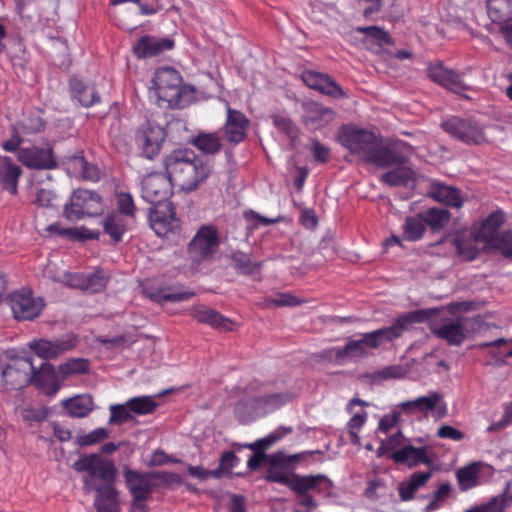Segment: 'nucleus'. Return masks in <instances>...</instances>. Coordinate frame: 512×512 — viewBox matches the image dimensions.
Masks as SVG:
<instances>
[{
  "label": "nucleus",
  "mask_w": 512,
  "mask_h": 512,
  "mask_svg": "<svg viewBox=\"0 0 512 512\" xmlns=\"http://www.w3.org/2000/svg\"><path fill=\"white\" fill-rule=\"evenodd\" d=\"M61 281L70 288L83 290L84 274L83 273H64Z\"/></svg>",
  "instance_id": "obj_64"
},
{
  "label": "nucleus",
  "mask_w": 512,
  "mask_h": 512,
  "mask_svg": "<svg viewBox=\"0 0 512 512\" xmlns=\"http://www.w3.org/2000/svg\"><path fill=\"white\" fill-rule=\"evenodd\" d=\"M245 219L247 221L251 222L253 229L258 228L259 226H268V225L275 224L278 222L277 218H275V219L267 218V217L257 214L256 212H254L252 210L245 212Z\"/></svg>",
  "instance_id": "obj_60"
},
{
  "label": "nucleus",
  "mask_w": 512,
  "mask_h": 512,
  "mask_svg": "<svg viewBox=\"0 0 512 512\" xmlns=\"http://www.w3.org/2000/svg\"><path fill=\"white\" fill-rule=\"evenodd\" d=\"M166 138L165 129L154 120H146L136 131L135 141L142 154L153 159L159 154Z\"/></svg>",
  "instance_id": "obj_11"
},
{
  "label": "nucleus",
  "mask_w": 512,
  "mask_h": 512,
  "mask_svg": "<svg viewBox=\"0 0 512 512\" xmlns=\"http://www.w3.org/2000/svg\"><path fill=\"white\" fill-rule=\"evenodd\" d=\"M230 258L233 261L235 268L244 275H254L259 273L261 270L262 263L252 261L250 256L242 251H234Z\"/></svg>",
  "instance_id": "obj_40"
},
{
  "label": "nucleus",
  "mask_w": 512,
  "mask_h": 512,
  "mask_svg": "<svg viewBox=\"0 0 512 512\" xmlns=\"http://www.w3.org/2000/svg\"><path fill=\"white\" fill-rule=\"evenodd\" d=\"M469 319L459 317L455 322L450 320V345H459L467 337Z\"/></svg>",
  "instance_id": "obj_49"
},
{
  "label": "nucleus",
  "mask_w": 512,
  "mask_h": 512,
  "mask_svg": "<svg viewBox=\"0 0 512 512\" xmlns=\"http://www.w3.org/2000/svg\"><path fill=\"white\" fill-rule=\"evenodd\" d=\"M504 222V212L502 210H496L491 212L477 227H475L473 232L476 234V238L480 239L488 249L500 234L499 229Z\"/></svg>",
  "instance_id": "obj_20"
},
{
  "label": "nucleus",
  "mask_w": 512,
  "mask_h": 512,
  "mask_svg": "<svg viewBox=\"0 0 512 512\" xmlns=\"http://www.w3.org/2000/svg\"><path fill=\"white\" fill-rule=\"evenodd\" d=\"M152 84L158 105L162 107L182 109L190 103L193 97V89L182 85L180 73L171 67L158 68L152 79Z\"/></svg>",
  "instance_id": "obj_6"
},
{
  "label": "nucleus",
  "mask_w": 512,
  "mask_h": 512,
  "mask_svg": "<svg viewBox=\"0 0 512 512\" xmlns=\"http://www.w3.org/2000/svg\"><path fill=\"white\" fill-rule=\"evenodd\" d=\"M357 31L371 37L379 45L390 43L389 34L380 27H377V26L358 27Z\"/></svg>",
  "instance_id": "obj_55"
},
{
  "label": "nucleus",
  "mask_w": 512,
  "mask_h": 512,
  "mask_svg": "<svg viewBox=\"0 0 512 512\" xmlns=\"http://www.w3.org/2000/svg\"><path fill=\"white\" fill-rule=\"evenodd\" d=\"M174 47V41L168 37L159 38L145 35L140 37L133 46V52L138 58H151Z\"/></svg>",
  "instance_id": "obj_19"
},
{
  "label": "nucleus",
  "mask_w": 512,
  "mask_h": 512,
  "mask_svg": "<svg viewBox=\"0 0 512 512\" xmlns=\"http://www.w3.org/2000/svg\"><path fill=\"white\" fill-rule=\"evenodd\" d=\"M18 159L23 165L31 169H52L56 166L51 149L35 146L19 149Z\"/></svg>",
  "instance_id": "obj_18"
},
{
  "label": "nucleus",
  "mask_w": 512,
  "mask_h": 512,
  "mask_svg": "<svg viewBox=\"0 0 512 512\" xmlns=\"http://www.w3.org/2000/svg\"><path fill=\"white\" fill-rule=\"evenodd\" d=\"M404 440L405 438L400 430H397L395 433L381 439L380 446L377 449L378 456H382L388 451H396L400 449L404 446Z\"/></svg>",
  "instance_id": "obj_52"
},
{
  "label": "nucleus",
  "mask_w": 512,
  "mask_h": 512,
  "mask_svg": "<svg viewBox=\"0 0 512 512\" xmlns=\"http://www.w3.org/2000/svg\"><path fill=\"white\" fill-rule=\"evenodd\" d=\"M76 345L77 338L73 334H66L55 339H35L28 343L29 349L46 361L72 350Z\"/></svg>",
  "instance_id": "obj_13"
},
{
  "label": "nucleus",
  "mask_w": 512,
  "mask_h": 512,
  "mask_svg": "<svg viewBox=\"0 0 512 512\" xmlns=\"http://www.w3.org/2000/svg\"><path fill=\"white\" fill-rule=\"evenodd\" d=\"M109 436V430L103 427L97 428L88 434L82 435L78 438L80 446H89L98 443Z\"/></svg>",
  "instance_id": "obj_56"
},
{
  "label": "nucleus",
  "mask_w": 512,
  "mask_h": 512,
  "mask_svg": "<svg viewBox=\"0 0 512 512\" xmlns=\"http://www.w3.org/2000/svg\"><path fill=\"white\" fill-rule=\"evenodd\" d=\"M133 415H148L155 411L158 404L152 396H138L127 400Z\"/></svg>",
  "instance_id": "obj_41"
},
{
  "label": "nucleus",
  "mask_w": 512,
  "mask_h": 512,
  "mask_svg": "<svg viewBox=\"0 0 512 512\" xmlns=\"http://www.w3.org/2000/svg\"><path fill=\"white\" fill-rule=\"evenodd\" d=\"M96 492L94 506L97 512H119L118 492L114 483L93 489Z\"/></svg>",
  "instance_id": "obj_23"
},
{
  "label": "nucleus",
  "mask_w": 512,
  "mask_h": 512,
  "mask_svg": "<svg viewBox=\"0 0 512 512\" xmlns=\"http://www.w3.org/2000/svg\"><path fill=\"white\" fill-rule=\"evenodd\" d=\"M479 243L482 242L476 238V234L473 231L468 237L457 236L454 240L459 257L465 261L475 260L480 255L481 248Z\"/></svg>",
  "instance_id": "obj_32"
},
{
  "label": "nucleus",
  "mask_w": 512,
  "mask_h": 512,
  "mask_svg": "<svg viewBox=\"0 0 512 512\" xmlns=\"http://www.w3.org/2000/svg\"><path fill=\"white\" fill-rule=\"evenodd\" d=\"M431 475L432 474L430 471L415 472L409 477L407 481L401 482L398 487L401 500H411L414 497L415 492L426 484Z\"/></svg>",
  "instance_id": "obj_33"
},
{
  "label": "nucleus",
  "mask_w": 512,
  "mask_h": 512,
  "mask_svg": "<svg viewBox=\"0 0 512 512\" xmlns=\"http://www.w3.org/2000/svg\"><path fill=\"white\" fill-rule=\"evenodd\" d=\"M401 414L399 411H392L389 414L384 415L378 423V431L384 434H388L392 431L397 424L400 422Z\"/></svg>",
  "instance_id": "obj_58"
},
{
  "label": "nucleus",
  "mask_w": 512,
  "mask_h": 512,
  "mask_svg": "<svg viewBox=\"0 0 512 512\" xmlns=\"http://www.w3.org/2000/svg\"><path fill=\"white\" fill-rule=\"evenodd\" d=\"M368 414L365 411L353 413V416L347 423L348 433L350 435V440L352 443L359 442L358 432L363 427L365 422L367 421Z\"/></svg>",
  "instance_id": "obj_53"
},
{
  "label": "nucleus",
  "mask_w": 512,
  "mask_h": 512,
  "mask_svg": "<svg viewBox=\"0 0 512 512\" xmlns=\"http://www.w3.org/2000/svg\"><path fill=\"white\" fill-rule=\"evenodd\" d=\"M398 407L409 414L421 413L431 416L436 421L447 413L444 395L436 391H430L427 395L401 402Z\"/></svg>",
  "instance_id": "obj_10"
},
{
  "label": "nucleus",
  "mask_w": 512,
  "mask_h": 512,
  "mask_svg": "<svg viewBox=\"0 0 512 512\" xmlns=\"http://www.w3.org/2000/svg\"><path fill=\"white\" fill-rule=\"evenodd\" d=\"M511 341L505 338H498L494 341L483 342L478 345L479 348H490L489 353L495 360L498 362H504L506 358L512 357V348L502 349L503 346H506Z\"/></svg>",
  "instance_id": "obj_43"
},
{
  "label": "nucleus",
  "mask_w": 512,
  "mask_h": 512,
  "mask_svg": "<svg viewBox=\"0 0 512 512\" xmlns=\"http://www.w3.org/2000/svg\"><path fill=\"white\" fill-rule=\"evenodd\" d=\"M430 78L444 88L448 87V71L442 66H430L428 69Z\"/></svg>",
  "instance_id": "obj_61"
},
{
  "label": "nucleus",
  "mask_w": 512,
  "mask_h": 512,
  "mask_svg": "<svg viewBox=\"0 0 512 512\" xmlns=\"http://www.w3.org/2000/svg\"><path fill=\"white\" fill-rule=\"evenodd\" d=\"M248 126L249 120L242 112L227 106V118L224 131L230 143L238 144L243 141Z\"/></svg>",
  "instance_id": "obj_21"
},
{
  "label": "nucleus",
  "mask_w": 512,
  "mask_h": 512,
  "mask_svg": "<svg viewBox=\"0 0 512 512\" xmlns=\"http://www.w3.org/2000/svg\"><path fill=\"white\" fill-rule=\"evenodd\" d=\"M338 138L340 144L352 154L378 168H388L407 161L406 156L395 146L384 144L381 136L374 131L355 125H345L340 128Z\"/></svg>",
  "instance_id": "obj_1"
},
{
  "label": "nucleus",
  "mask_w": 512,
  "mask_h": 512,
  "mask_svg": "<svg viewBox=\"0 0 512 512\" xmlns=\"http://www.w3.org/2000/svg\"><path fill=\"white\" fill-rule=\"evenodd\" d=\"M274 126L285 133L291 140L298 136V129L296 125L289 118L283 116H275L273 119Z\"/></svg>",
  "instance_id": "obj_57"
},
{
  "label": "nucleus",
  "mask_w": 512,
  "mask_h": 512,
  "mask_svg": "<svg viewBox=\"0 0 512 512\" xmlns=\"http://www.w3.org/2000/svg\"><path fill=\"white\" fill-rule=\"evenodd\" d=\"M9 303L17 320H33L44 308L43 299L35 297L29 289H21L10 294Z\"/></svg>",
  "instance_id": "obj_12"
},
{
  "label": "nucleus",
  "mask_w": 512,
  "mask_h": 512,
  "mask_svg": "<svg viewBox=\"0 0 512 512\" xmlns=\"http://www.w3.org/2000/svg\"><path fill=\"white\" fill-rule=\"evenodd\" d=\"M72 468L77 472L84 473L82 482L86 493L92 492L93 489L101 485L115 482L114 463L95 453L81 456L73 463Z\"/></svg>",
  "instance_id": "obj_7"
},
{
  "label": "nucleus",
  "mask_w": 512,
  "mask_h": 512,
  "mask_svg": "<svg viewBox=\"0 0 512 512\" xmlns=\"http://www.w3.org/2000/svg\"><path fill=\"white\" fill-rule=\"evenodd\" d=\"M21 172L20 166L14 164L10 157L0 156V182L9 193L16 194Z\"/></svg>",
  "instance_id": "obj_26"
},
{
  "label": "nucleus",
  "mask_w": 512,
  "mask_h": 512,
  "mask_svg": "<svg viewBox=\"0 0 512 512\" xmlns=\"http://www.w3.org/2000/svg\"><path fill=\"white\" fill-rule=\"evenodd\" d=\"M312 154L314 159L319 163H326L329 159L330 149L321 144L318 140H312Z\"/></svg>",
  "instance_id": "obj_62"
},
{
  "label": "nucleus",
  "mask_w": 512,
  "mask_h": 512,
  "mask_svg": "<svg viewBox=\"0 0 512 512\" xmlns=\"http://www.w3.org/2000/svg\"><path fill=\"white\" fill-rule=\"evenodd\" d=\"M335 113L327 107L315 106L310 108L303 117V122L308 129L317 130L325 127L334 120Z\"/></svg>",
  "instance_id": "obj_30"
},
{
  "label": "nucleus",
  "mask_w": 512,
  "mask_h": 512,
  "mask_svg": "<svg viewBox=\"0 0 512 512\" xmlns=\"http://www.w3.org/2000/svg\"><path fill=\"white\" fill-rule=\"evenodd\" d=\"M116 204L118 207V214L124 215L125 218L132 220L135 217L136 206L133 197L130 193L118 192L116 193Z\"/></svg>",
  "instance_id": "obj_48"
},
{
  "label": "nucleus",
  "mask_w": 512,
  "mask_h": 512,
  "mask_svg": "<svg viewBox=\"0 0 512 512\" xmlns=\"http://www.w3.org/2000/svg\"><path fill=\"white\" fill-rule=\"evenodd\" d=\"M69 87L72 98L76 99L83 107L89 108L101 100L94 86L85 84L76 76L70 78Z\"/></svg>",
  "instance_id": "obj_22"
},
{
  "label": "nucleus",
  "mask_w": 512,
  "mask_h": 512,
  "mask_svg": "<svg viewBox=\"0 0 512 512\" xmlns=\"http://www.w3.org/2000/svg\"><path fill=\"white\" fill-rule=\"evenodd\" d=\"M392 459L396 463L407 464L408 466H415L429 461L425 448H415L411 445H404L394 451Z\"/></svg>",
  "instance_id": "obj_31"
},
{
  "label": "nucleus",
  "mask_w": 512,
  "mask_h": 512,
  "mask_svg": "<svg viewBox=\"0 0 512 512\" xmlns=\"http://www.w3.org/2000/svg\"><path fill=\"white\" fill-rule=\"evenodd\" d=\"M403 239L409 242L421 240L426 232L425 223L420 213L405 218L402 225Z\"/></svg>",
  "instance_id": "obj_36"
},
{
  "label": "nucleus",
  "mask_w": 512,
  "mask_h": 512,
  "mask_svg": "<svg viewBox=\"0 0 512 512\" xmlns=\"http://www.w3.org/2000/svg\"><path fill=\"white\" fill-rule=\"evenodd\" d=\"M191 316L200 323H205L213 328L228 329L230 321L224 318L220 313L204 305L195 306L191 311Z\"/></svg>",
  "instance_id": "obj_29"
},
{
  "label": "nucleus",
  "mask_w": 512,
  "mask_h": 512,
  "mask_svg": "<svg viewBox=\"0 0 512 512\" xmlns=\"http://www.w3.org/2000/svg\"><path fill=\"white\" fill-rule=\"evenodd\" d=\"M173 182L167 175L153 172L146 175L141 183V197L151 204L149 220L152 229L160 235L162 229L170 228L174 221V210L168 198Z\"/></svg>",
  "instance_id": "obj_4"
},
{
  "label": "nucleus",
  "mask_w": 512,
  "mask_h": 512,
  "mask_svg": "<svg viewBox=\"0 0 512 512\" xmlns=\"http://www.w3.org/2000/svg\"><path fill=\"white\" fill-rule=\"evenodd\" d=\"M107 285V278L102 271L92 274H84L83 291L87 293H98L104 290Z\"/></svg>",
  "instance_id": "obj_47"
},
{
  "label": "nucleus",
  "mask_w": 512,
  "mask_h": 512,
  "mask_svg": "<svg viewBox=\"0 0 512 512\" xmlns=\"http://www.w3.org/2000/svg\"><path fill=\"white\" fill-rule=\"evenodd\" d=\"M20 416L28 426H34L47 418V410L43 406H27L20 410Z\"/></svg>",
  "instance_id": "obj_50"
},
{
  "label": "nucleus",
  "mask_w": 512,
  "mask_h": 512,
  "mask_svg": "<svg viewBox=\"0 0 512 512\" xmlns=\"http://www.w3.org/2000/svg\"><path fill=\"white\" fill-rule=\"evenodd\" d=\"M218 245L219 239L215 227L203 226L189 243L188 252L194 262L200 263L213 255Z\"/></svg>",
  "instance_id": "obj_14"
},
{
  "label": "nucleus",
  "mask_w": 512,
  "mask_h": 512,
  "mask_svg": "<svg viewBox=\"0 0 512 512\" xmlns=\"http://www.w3.org/2000/svg\"><path fill=\"white\" fill-rule=\"evenodd\" d=\"M269 303L277 307H292L298 305L300 301L290 293H279L275 297L271 298Z\"/></svg>",
  "instance_id": "obj_63"
},
{
  "label": "nucleus",
  "mask_w": 512,
  "mask_h": 512,
  "mask_svg": "<svg viewBox=\"0 0 512 512\" xmlns=\"http://www.w3.org/2000/svg\"><path fill=\"white\" fill-rule=\"evenodd\" d=\"M480 467L477 463H471L456 472V479L461 491H467L479 484Z\"/></svg>",
  "instance_id": "obj_38"
},
{
  "label": "nucleus",
  "mask_w": 512,
  "mask_h": 512,
  "mask_svg": "<svg viewBox=\"0 0 512 512\" xmlns=\"http://www.w3.org/2000/svg\"><path fill=\"white\" fill-rule=\"evenodd\" d=\"M1 382L6 390H18L34 383L39 387L45 386V377L54 378V366L48 362L42 363L37 369L31 357L19 356L15 350H7L0 356ZM60 384L53 379L46 390L47 395H55Z\"/></svg>",
  "instance_id": "obj_3"
},
{
  "label": "nucleus",
  "mask_w": 512,
  "mask_h": 512,
  "mask_svg": "<svg viewBox=\"0 0 512 512\" xmlns=\"http://www.w3.org/2000/svg\"><path fill=\"white\" fill-rule=\"evenodd\" d=\"M123 476L132 497L149 499L157 486V480L161 478L159 472H139L124 468Z\"/></svg>",
  "instance_id": "obj_15"
},
{
  "label": "nucleus",
  "mask_w": 512,
  "mask_h": 512,
  "mask_svg": "<svg viewBox=\"0 0 512 512\" xmlns=\"http://www.w3.org/2000/svg\"><path fill=\"white\" fill-rule=\"evenodd\" d=\"M450 135L466 144L480 145L486 142L482 129L471 120L450 119Z\"/></svg>",
  "instance_id": "obj_17"
},
{
  "label": "nucleus",
  "mask_w": 512,
  "mask_h": 512,
  "mask_svg": "<svg viewBox=\"0 0 512 512\" xmlns=\"http://www.w3.org/2000/svg\"><path fill=\"white\" fill-rule=\"evenodd\" d=\"M402 164H394L398 166L394 170H390L381 176V181L392 187L408 186L414 179V171Z\"/></svg>",
  "instance_id": "obj_34"
},
{
  "label": "nucleus",
  "mask_w": 512,
  "mask_h": 512,
  "mask_svg": "<svg viewBox=\"0 0 512 512\" xmlns=\"http://www.w3.org/2000/svg\"><path fill=\"white\" fill-rule=\"evenodd\" d=\"M268 478L276 483L287 485L291 490L302 491L305 488H316L325 480L322 475H309V476H285L281 474H269Z\"/></svg>",
  "instance_id": "obj_24"
},
{
  "label": "nucleus",
  "mask_w": 512,
  "mask_h": 512,
  "mask_svg": "<svg viewBox=\"0 0 512 512\" xmlns=\"http://www.w3.org/2000/svg\"><path fill=\"white\" fill-rule=\"evenodd\" d=\"M301 79L309 88L317 90L324 95L333 98L345 97V93L340 85L327 74L307 70L301 74Z\"/></svg>",
  "instance_id": "obj_16"
},
{
  "label": "nucleus",
  "mask_w": 512,
  "mask_h": 512,
  "mask_svg": "<svg viewBox=\"0 0 512 512\" xmlns=\"http://www.w3.org/2000/svg\"><path fill=\"white\" fill-rule=\"evenodd\" d=\"M63 406L71 417L83 418L93 410V400L90 396L80 395L65 400Z\"/></svg>",
  "instance_id": "obj_37"
},
{
  "label": "nucleus",
  "mask_w": 512,
  "mask_h": 512,
  "mask_svg": "<svg viewBox=\"0 0 512 512\" xmlns=\"http://www.w3.org/2000/svg\"><path fill=\"white\" fill-rule=\"evenodd\" d=\"M335 358L343 360L345 358H361L366 356V348L361 339L349 340L342 348H334Z\"/></svg>",
  "instance_id": "obj_42"
},
{
  "label": "nucleus",
  "mask_w": 512,
  "mask_h": 512,
  "mask_svg": "<svg viewBox=\"0 0 512 512\" xmlns=\"http://www.w3.org/2000/svg\"><path fill=\"white\" fill-rule=\"evenodd\" d=\"M193 296H194V293L190 292V291L172 292V293H165L162 291H157V292L149 294V297L154 302H158V303L185 301V300L190 299Z\"/></svg>",
  "instance_id": "obj_54"
},
{
  "label": "nucleus",
  "mask_w": 512,
  "mask_h": 512,
  "mask_svg": "<svg viewBox=\"0 0 512 512\" xmlns=\"http://www.w3.org/2000/svg\"><path fill=\"white\" fill-rule=\"evenodd\" d=\"M46 231L73 240H98L101 235L99 230H91L85 227L63 228L59 223L50 224Z\"/></svg>",
  "instance_id": "obj_28"
},
{
  "label": "nucleus",
  "mask_w": 512,
  "mask_h": 512,
  "mask_svg": "<svg viewBox=\"0 0 512 512\" xmlns=\"http://www.w3.org/2000/svg\"><path fill=\"white\" fill-rule=\"evenodd\" d=\"M169 179L187 190H194L209 175L210 169L190 149L173 150L164 158Z\"/></svg>",
  "instance_id": "obj_5"
},
{
  "label": "nucleus",
  "mask_w": 512,
  "mask_h": 512,
  "mask_svg": "<svg viewBox=\"0 0 512 512\" xmlns=\"http://www.w3.org/2000/svg\"><path fill=\"white\" fill-rule=\"evenodd\" d=\"M105 205L101 196L90 190H75L68 203L64 206V216L71 222L84 217H96L104 212Z\"/></svg>",
  "instance_id": "obj_8"
},
{
  "label": "nucleus",
  "mask_w": 512,
  "mask_h": 512,
  "mask_svg": "<svg viewBox=\"0 0 512 512\" xmlns=\"http://www.w3.org/2000/svg\"><path fill=\"white\" fill-rule=\"evenodd\" d=\"M488 250L499 253L505 258L512 257V229L500 232Z\"/></svg>",
  "instance_id": "obj_44"
},
{
  "label": "nucleus",
  "mask_w": 512,
  "mask_h": 512,
  "mask_svg": "<svg viewBox=\"0 0 512 512\" xmlns=\"http://www.w3.org/2000/svg\"><path fill=\"white\" fill-rule=\"evenodd\" d=\"M109 410V424L121 425L134 418L130 407L127 405V401L123 404H112L110 405Z\"/></svg>",
  "instance_id": "obj_51"
},
{
  "label": "nucleus",
  "mask_w": 512,
  "mask_h": 512,
  "mask_svg": "<svg viewBox=\"0 0 512 512\" xmlns=\"http://www.w3.org/2000/svg\"><path fill=\"white\" fill-rule=\"evenodd\" d=\"M292 432L293 428L291 426H279L266 437L259 439L254 443L242 445L241 447L243 448H249L255 451V453L248 459V468L250 470H256L263 462L275 465L281 461L280 454L265 455L264 450Z\"/></svg>",
  "instance_id": "obj_9"
},
{
  "label": "nucleus",
  "mask_w": 512,
  "mask_h": 512,
  "mask_svg": "<svg viewBox=\"0 0 512 512\" xmlns=\"http://www.w3.org/2000/svg\"><path fill=\"white\" fill-rule=\"evenodd\" d=\"M428 322L438 338L448 340V318L444 308L418 309L398 315L390 326L364 333L361 340L365 348L377 349L385 342L400 338L414 324Z\"/></svg>",
  "instance_id": "obj_2"
},
{
  "label": "nucleus",
  "mask_w": 512,
  "mask_h": 512,
  "mask_svg": "<svg viewBox=\"0 0 512 512\" xmlns=\"http://www.w3.org/2000/svg\"><path fill=\"white\" fill-rule=\"evenodd\" d=\"M104 233L107 234L114 243L122 240L123 235L129 229V219L124 215L112 211L102 219Z\"/></svg>",
  "instance_id": "obj_25"
},
{
  "label": "nucleus",
  "mask_w": 512,
  "mask_h": 512,
  "mask_svg": "<svg viewBox=\"0 0 512 512\" xmlns=\"http://www.w3.org/2000/svg\"><path fill=\"white\" fill-rule=\"evenodd\" d=\"M425 223L433 232H438L448 223V210L440 208H429L426 211L419 212Z\"/></svg>",
  "instance_id": "obj_39"
},
{
  "label": "nucleus",
  "mask_w": 512,
  "mask_h": 512,
  "mask_svg": "<svg viewBox=\"0 0 512 512\" xmlns=\"http://www.w3.org/2000/svg\"><path fill=\"white\" fill-rule=\"evenodd\" d=\"M193 144L208 154L217 153L221 149V140L215 133L200 134L194 139Z\"/></svg>",
  "instance_id": "obj_45"
},
{
  "label": "nucleus",
  "mask_w": 512,
  "mask_h": 512,
  "mask_svg": "<svg viewBox=\"0 0 512 512\" xmlns=\"http://www.w3.org/2000/svg\"><path fill=\"white\" fill-rule=\"evenodd\" d=\"M427 195L439 202H445L448 200V186L439 181H431Z\"/></svg>",
  "instance_id": "obj_59"
},
{
  "label": "nucleus",
  "mask_w": 512,
  "mask_h": 512,
  "mask_svg": "<svg viewBox=\"0 0 512 512\" xmlns=\"http://www.w3.org/2000/svg\"><path fill=\"white\" fill-rule=\"evenodd\" d=\"M487 13L494 23L512 21V0H486Z\"/></svg>",
  "instance_id": "obj_35"
},
{
  "label": "nucleus",
  "mask_w": 512,
  "mask_h": 512,
  "mask_svg": "<svg viewBox=\"0 0 512 512\" xmlns=\"http://www.w3.org/2000/svg\"><path fill=\"white\" fill-rule=\"evenodd\" d=\"M89 369L88 361L83 358H72L58 367V373L65 378L72 374H82Z\"/></svg>",
  "instance_id": "obj_46"
},
{
  "label": "nucleus",
  "mask_w": 512,
  "mask_h": 512,
  "mask_svg": "<svg viewBox=\"0 0 512 512\" xmlns=\"http://www.w3.org/2000/svg\"><path fill=\"white\" fill-rule=\"evenodd\" d=\"M291 395L286 392L259 396L252 402V407L257 415H265L275 411L291 400Z\"/></svg>",
  "instance_id": "obj_27"
}]
</instances>
